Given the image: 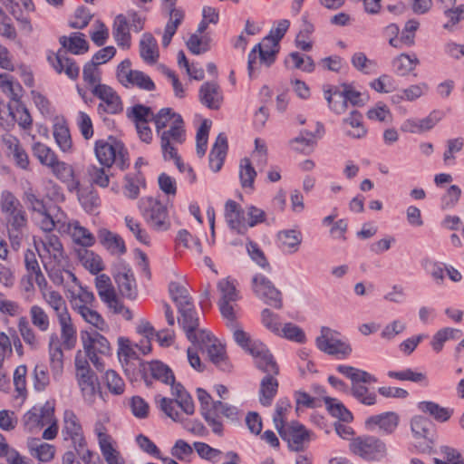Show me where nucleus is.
I'll return each mask as SVG.
<instances>
[{"label": "nucleus", "mask_w": 464, "mask_h": 464, "mask_svg": "<svg viewBox=\"0 0 464 464\" xmlns=\"http://www.w3.org/2000/svg\"><path fill=\"white\" fill-rule=\"evenodd\" d=\"M81 339L88 359L98 371H103L104 363L98 357V353L102 355H110L111 353V347L109 341L97 332L82 333Z\"/></svg>", "instance_id": "obj_7"}, {"label": "nucleus", "mask_w": 464, "mask_h": 464, "mask_svg": "<svg viewBox=\"0 0 464 464\" xmlns=\"http://www.w3.org/2000/svg\"><path fill=\"white\" fill-rule=\"evenodd\" d=\"M77 383L84 400L92 403L100 392V382L93 371L75 373Z\"/></svg>", "instance_id": "obj_22"}, {"label": "nucleus", "mask_w": 464, "mask_h": 464, "mask_svg": "<svg viewBox=\"0 0 464 464\" xmlns=\"http://www.w3.org/2000/svg\"><path fill=\"white\" fill-rule=\"evenodd\" d=\"M227 150V140L224 133H219L210 150L208 160L209 167L214 172L222 168Z\"/></svg>", "instance_id": "obj_30"}, {"label": "nucleus", "mask_w": 464, "mask_h": 464, "mask_svg": "<svg viewBox=\"0 0 464 464\" xmlns=\"http://www.w3.org/2000/svg\"><path fill=\"white\" fill-rule=\"evenodd\" d=\"M92 14L85 6H79L72 16V19L69 22V26L74 29L85 28L92 18Z\"/></svg>", "instance_id": "obj_63"}, {"label": "nucleus", "mask_w": 464, "mask_h": 464, "mask_svg": "<svg viewBox=\"0 0 464 464\" xmlns=\"http://www.w3.org/2000/svg\"><path fill=\"white\" fill-rule=\"evenodd\" d=\"M417 407L422 413L428 414L440 422L447 421L452 414V411L441 407L438 403L430 401H420Z\"/></svg>", "instance_id": "obj_40"}, {"label": "nucleus", "mask_w": 464, "mask_h": 464, "mask_svg": "<svg viewBox=\"0 0 464 464\" xmlns=\"http://www.w3.org/2000/svg\"><path fill=\"white\" fill-rule=\"evenodd\" d=\"M276 430L288 447L295 451L302 450L304 443L310 440L311 432L297 421L287 423Z\"/></svg>", "instance_id": "obj_12"}, {"label": "nucleus", "mask_w": 464, "mask_h": 464, "mask_svg": "<svg viewBox=\"0 0 464 464\" xmlns=\"http://www.w3.org/2000/svg\"><path fill=\"white\" fill-rule=\"evenodd\" d=\"M114 280L121 294L130 299L137 295V285L131 268L125 263L121 262L114 274Z\"/></svg>", "instance_id": "obj_17"}, {"label": "nucleus", "mask_w": 464, "mask_h": 464, "mask_svg": "<svg viewBox=\"0 0 464 464\" xmlns=\"http://www.w3.org/2000/svg\"><path fill=\"white\" fill-rule=\"evenodd\" d=\"M62 434L64 440L72 441L77 454H81V450L86 447V440L79 420L72 411H64Z\"/></svg>", "instance_id": "obj_11"}, {"label": "nucleus", "mask_w": 464, "mask_h": 464, "mask_svg": "<svg viewBox=\"0 0 464 464\" xmlns=\"http://www.w3.org/2000/svg\"><path fill=\"white\" fill-rule=\"evenodd\" d=\"M256 171L252 166L250 159L244 158L239 164V179L243 188H253Z\"/></svg>", "instance_id": "obj_58"}, {"label": "nucleus", "mask_w": 464, "mask_h": 464, "mask_svg": "<svg viewBox=\"0 0 464 464\" xmlns=\"http://www.w3.org/2000/svg\"><path fill=\"white\" fill-rule=\"evenodd\" d=\"M61 339L56 333H52L48 340L50 367L54 378L61 376L63 371V351Z\"/></svg>", "instance_id": "obj_19"}, {"label": "nucleus", "mask_w": 464, "mask_h": 464, "mask_svg": "<svg viewBox=\"0 0 464 464\" xmlns=\"http://www.w3.org/2000/svg\"><path fill=\"white\" fill-rule=\"evenodd\" d=\"M78 290L69 288L68 298L72 304V308L77 312L78 305H83L85 307L92 306L95 302V296L92 292L88 291L85 287L81 285H77Z\"/></svg>", "instance_id": "obj_43"}, {"label": "nucleus", "mask_w": 464, "mask_h": 464, "mask_svg": "<svg viewBox=\"0 0 464 464\" xmlns=\"http://www.w3.org/2000/svg\"><path fill=\"white\" fill-rule=\"evenodd\" d=\"M251 287L255 295L262 300L266 304L276 309L283 307L282 293L272 281L262 274H256L253 276Z\"/></svg>", "instance_id": "obj_9"}, {"label": "nucleus", "mask_w": 464, "mask_h": 464, "mask_svg": "<svg viewBox=\"0 0 464 464\" xmlns=\"http://www.w3.org/2000/svg\"><path fill=\"white\" fill-rule=\"evenodd\" d=\"M17 326L24 342L31 349L37 350L40 347V339L36 336L26 317H20Z\"/></svg>", "instance_id": "obj_52"}, {"label": "nucleus", "mask_w": 464, "mask_h": 464, "mask_svg": "<svg viewBox=\"0 0 464 464\" xmlns=\"http://www.w3.org/2000/svg\"><path fill=\"white\" fill-rule=\"evenodd\" d=\"M53 137L59 148L67 152L72 148V139L65 121L63 120L57 121L53 125Z\"/></svg>", "instance_id": "obj_48"}, {"label": "nucleus", "mask_w": 464, "mask_h": 464, "mask_svg": "<svg viewBox=\"0 0 464 464\" xmlns=\"http://www.w3.org/2000/svg\"><path fill=\"white\" fill-rule=\"evenodd\" d=\"M61 326V343L66 350L74 348L77 343V334L72 324L71 315H66L58 319Z\"/></svg>", "instance_id": "obj_37"}, {"label": "nucleus", "mask_w": 464, "mask_h": 464, "mask_svg": "<svg viewBox=\"0 0 464 464\" xmlns=\"http://www.w3.org/2000/svg\"><path fill=\"white\" fill-rule=\"evenodd\" d=\"M324 92L331 111L336 114L343 113L346 111L347 102L342 87L325 89Z\"/></svg>", "instance_id": "obj_38"}, {"label": "nucleus", "mask_w": 464, "mask_h": 464, "mask_svg": "<svg viewBox=\"0 0 464 464\" xmlns=\"http://www.w3.org/2000/svg\"><path fill=\"white\" fill-rule=\"evenodd\" d=\"M147 224L156 231H167L170 227V219L167 207L154 198H142L140 206Z\"/></svg>", "instance_id": "obj_6"}, {"label": "nucleus", "mask_w": 464, "mask_h": 464, "mask_svg": "<svg viewBox=\"0 0 464 464\" xmlns=\"http://www.w3.org/2000/svg\"><path fill=\"white\" fill-rule=\"evenodd\" d=\"M169 292L178 310L193 304L192 297L189 295L188 291L179 283L170 282Z\"/></svg>", "instance_id": "obj_47"}, {"label": "nucleus", "mask_w": 464, "mask_h": 464, "mask_svg": "<svg viewBox=\"0 0 464 464\" xmlns=\"http://www.w3.org/2000/svg\"><path fill=\"white\" fill-rule=\"evenodd\" d=\"M352 453L367 461H380L387 455L385 443L374 436H359L349 445Z\"/></svg>", "instance_id": "obj_5"}, {"label": "nucleus", "mask_w": 464, "mask_h": 464, "mask_svg": "<svg viewBox=\"0 0 464 464\" xmlns=\"http://www.w3.org/2000/svg\"><path fill=\"white\" fill-rule=\"evenodd\" d=\"M0 89L14 102H20L23 88L18 82L14 81V77L8 73L0 74Z\"/></svg>", "instance_id": "obj_46"}, {"label": "nucleus", "mask_w": 464, "mask_h": 464, "mask_svg": "<svg viewBox=\"0 0 464 464\" xmlns=\"http://www.w3.org/2000/svg\"><path fill=\"white\" fill-rule=\"evenodd\" d=\"M87 174L89 181L92 185H97L101 188H107L110 183V169L102 166L98 167L95 165H90L87 168Z\"/></svg>", "instance_id": "obj_50"}, {"label": "nucleus", "mask_w": 464, "mask_h": 464, "mask_svg": "<svg viewBox=\"0 0 464 464\" xmlns=\"http://www.w3.org/2000/svg\"><path fill=\"white\" fill-rule=\"evenodd\" d=\"M62 48L73 54H82L88 51L89 44L82 33H72L70 37L61 36L59 39Z\"/></svg>", "instance_id": "obj_35"}, {"label": "nucleus", "mask_w": 464, "mask_h": 464, "mask_svg": "<svg viewBox=\"0 0 464 464\" xmlns=\"http://www.w3.org/2000/svg\"><path fill=\"white\" fill-rule=\"evenodd\" d=\"M276 374H266L260 382L259 401L263 406H270L276 395L278 389V382L275 378Z\"/></svg>", "instance_id": "obj_34"}, {"label": "nucleus", "mask_w": 464, "mask_h": 464, "mask_svg": "<svg viewBox=\"0 0 464 464\" xmlns=\"http://www.w3.org/2000/svg\"><path fill=\"white\" fill-rule=\"evenodd\" d=\"M420 63V60L417 55L401 53L398 55L392 61V65L395 69V72L399 75L405 76L411 72L416 66Z\"/></svg>", "instance_id": "obj_44"}, {"label": "nucleus", "mask_w": 464, "mask_h": 464, "mask_svg": "<svg viewBox=\"0 0 464 464\" xmlns=\"http://www.w3.org/2000/svg\"><path fill=\"white\" fill-rule=\"evenodd\" d=\"M336 370L339 373L351 380L352 385L349 392L353 398L367 406H372L376 403V394L370 392L364 385L366 383L376 382L377 379L375 376L365 371L344 364L338 365Z\"/></svg>", "instance_id": "obj_2"}, {"label": "nucleus", "mask_w": 464, "mask_h": 464, "mask_svg": "<svg viewBox=\"0 0 464 464\" xmlns=\"http://www.w3.org/2000/svg\"><path fill=\"white\" fill-rule=\"evenodd\" d=\"M59 231L69 233L73 241L83 247L92 246L95 243L94 236L78 221L63 223Z\"/></svg>", "instance_id": "obj_26"}, {"label": "nucleus", "mask_w": 464, "mask_h": 464, "mask_svg": "<svg viewBox=\"0 0 464 464\" xmlns=\"http://www.w3.org/2000/svg\"><path fill=\"white\" fill-rule=\"evenodd\" d=\"M33 154L44 166H53L58 159L54 151L44 143L36 142L33 145Z\"/></svg>", "instance_id": "obj_55"}, {"label": "nucleus", "mask_w": 464, "mask_h": 464, "mask_svg": "<svg viewBox=\"0 0 464 464\" xmlns=\"http://www.w3.org/2000/svg\"><path fill=\"white\" fill-rule=\"evenodd\" d=\"M99 242L111 254L121 256L126 252V246L122 237L106 228L98 231Z\"/></svg>", "instance_id": "obj_28"}, {"label": "nucleus", "mask_w": 464, "mask_h": 464, "mask_svg": "<svg viewBox=\"0 0 464 464\" xmlns=\"http://www.w3.org/2000/svg\"><path fill=\"white\" fill-rule=\"evenodd\" d=\"M95 286L99 297L108 307L111 306L119 299L111 285V278L107 275H98L95 278Z\"/></svg>", "instance_id": "obj_32"}, {"label": "nucleus", "mask_w": 464, "mask_h": 464, "mask_svg": "<svg viewBox=\"0 0 464 464\" xmlns=\"http://www.w3.org/2000/svg\"><path fill=\"white\" fill-rule=\"evenodd\" d=\"M140 53L144 62L154 64L159 58L158 44L150 34H144L140 42Z\"/></svg>", "instance_id": "obj_39"}, {"label": "nucleus", "mask_w": 464, "mask_h": 464, "mask_svg": "<svg viewBox=\"0 0 464 464\" xmlns=\"http://www.w3.org/2000/svg\"><path fill=\"white\" fill-rule=\"evenodd\" d=\"M94 152L101 165L111 169L115 164L121 170L130 165L128 153L123 143L112 136L95 141Z\"/></svg>", "instance_id": "obj_3"}, {"label": "nucleus", "mask_w": 464, "mask_h": 464, "mask_svg": "<svg viewBox=\"0 0 464 464\" xmlns=\"http://www.w3.org/2000/svg\"><path fill=\"white\" fill-rule=\"evenodd\" d=\"M94 96L103 102L98 107V110L110 114H116L122 111V103L116 92L106 84H97L92 90Z\"/></svg>", "instance_id": "obj_15"}, {"label": "nucleus", "mask_w": 464, "mask_h": 464, "mask_svg": "<svg viewBox=\"0 0 464 464\" xmlns=\"http://www.w3.org/2000/svg\"><path fill=\"white\" fill-rule=\"evenodd\" d=\"M343 124L345 134L353 139H362L367 133V130L362 125V115L356 110L343 119Z\"/></svg>", "instance_id": "obj_31"}, {"label": "nucleus", "mask_w": 464, "mask_h": 464, "mask_svg": "<svg viewBox=\"0 0 464 464\" xmlns=\"http://www.w3.org/2000/svg\"><path fill=\"white\" fill-rule=\"evenodd\" d=\"M209 360L220 370L229 372L231 365L226 354L225 347L220 343H213L207 347Z\"/></svg>", "instance_id": "obj_41"}, {"label": "nucleus", "mask_w": 464, "mask_h": 464, "mask_svg": "<svg viewBox=\"0 0 464 464\" xmlns=\"http://www.w3.org/2000/svg\"><path fill=\"white\" fill-rule=\"evenodd\" d=\"M43 298L55 313L57 319L69 315L66 302L57 291L44 292Z\"/></svg>", "instance_id": "obj_49"}, {"label": "nucleus", "mask_w": 464, "mask_h": 464, "mask_svg": "<svg viewBox=\"0 0 464 464\" xmlns=\"http://www.w3.org/2000/svg\"><path fill=\"white\" fill-rule=\"evenodd\" d=\"M171 455L180 461H190L194 454V446L191 447L187 441L178 440L170 450Z\"/></svg>", "instance_id": "obj_62"}, {"label": "nucleus", "mask_w": 464, "mask_h": 464, "mask_svg": "<svg viewBox=\"0 0 464 464\" xmlns=\"http://www.w3.org/2000/svg\"><path fill=\"white\" fill-rule=\"evenodd\" d=\"M279 49V42L272 35L264 37L261 43L256 44L248 53L247 72L249 77L252 78L258 70L257 63L270 67L275 63Z\"/></svg>", "instance_id": "obj_4"}, {"label": "nucleus", "mask_w": 464, "mask_h": 464, "mask_svg": "<svg viewBox=\"0 0 464 464\" xmlns=\"http://www.w3.org/2000/svg\"><path fill=\"white\" fill-rule=\"evenodd\" d=\"M201 415L208 425L211 428L213 433L218 436L223 435V423L220 419L221 414L217 407H212V409L201 412Z\"/></svg>", "instance_id": "obj_61"}, {"label": "nucleus", "mask_w": 464, "mask_h": 464, "mask_svg": "<svg viewBox=\"0 0 464 464\" xmlns=\"http://www.w3.org/2000/svg\"><path fill=\"white\" fill-rule=\"evenodd\" d=\"M250 354L255 358L256 366L266 374L279 373V368L273 355L262 343H254Z\"/></svg>", "instance_id": "obj_18"}, {"label": "nucleus", "mask_w": 464, "mask_h": 464, "mask_svg": "<svg viewBox=\"0 0 464 464\" xmlns=\"http://www.w3.org/2000/svg\"><path fill=\"white\" fill-rule=\"evenodd\" d=\"M218 289L221 293V298L218 303L221 314L227 321H230L231 326H234L235 313L233 306L229 303L237 301L238 298L236 286L228 279H222L218 283Z\"/></svg>", "instance_id": "obj_14"}, {"label": "nucleus", "mask_w": 464, "mask_h": 464, "mask_svg": "<svg viewBox=\"0 0 464 464\" xmlns=\"http://www.w3.org/2000/svg\"><path fill=\"white\" fill-rule=\"evenodd\" d=\"M440 111H433L426 118L421 120L408 119L401 125V130L411 133H421L431 130L440 121Z\"/></svg>", "instance_id": "obj_25"}, {"label": "nucleus", "mask_w": 464, "mask_h": 464, "mask_svg": "<svg viewBox=\"0 0 464 464\" xmlns=\"http://www.w3.org/2000/svg\"><path fill=\"white\" fill-rule=\"evenodd\" d=\"M47 59L57 73L63 72L72 81L79 77L80 67L73 59L68 57L66 50L60 49L56 53L49 55Z\"/></svg>", "instance_id": "obj_16"}, {"label": "nucleus", "mask_w": 464, "mask_h": 464, "mask_svg": "<svg viewBox=\"0 0 464 464\" xmlns=\"http://www.w3.org/2000/svg\"><path fill=\"white\" fill-rule=\"evenodd\" d=\"M198 99L208 109L218 110L223 102V94L217 82H207L199 88Z\"/></svg>", "instance_id": "obj_21"}, {"label": "nucleus", "mask_w": 464, "mask_h": 464, "mask_svg": "<svg viewBox=\"0 0 464 464\" xmlns=\"http://www.w3.org/2000/svg\"><path fill=\"white\" fill-rule=\"evenodd\" d=\"M461 336V331L459 329L446 327L438 331L431 341V346L436 353H440L444 343L450 339H458Z\"/></svg>", "instance_id": "obj_54"}, {"label": "nucleus", "mask_w": 464, "mask_h": 464, "mask_svg": "<svg viewBox=\"0 0 464 464\" xmlns=\"http://www.w3.org/2000/svg\"><path fill=\"white\" fill-rule=\"evenodd\" d=\"M440 450L444 459H435L436 464H464V459L457 450L449 446H441Z\"/></svg>", "instance_id": "obj_64"}, {"label": "nucleus", "mask_w": 464, "mask_h": 464, "mask_svg": "<svg viewBox=\"0 0 464 464\" xmlns=\"http://www.w3.org/2000/svg\"><path fill=\"white\" fill-rule=\"evenodd\" d=\"M78 257L82 265L93 275H97L104 269L102 257L91 250L80 249Z\"/></svg>", "instance_id": "obj_42"}, {"label": "nucleus", "mask_w": 464, "mask_h": 464, "mask_svg": "<svg viewBox=\"0 0 464 464\" xmlns=\"http://www.w3.org/2000/svg\"><path fill=\"white\" fill-rule=\"evenodd\" d=\"M411 431L416 438H428L432 430L433 423L428 418L417 415L411 421Z\"/></svg>", "instance_id": "obj_56"}, {"label": "nucleus", "mask_w": 464, "mask_h": 464, "mask_svg": "<svg viewBox=\"0 0 464 464\" xmlns=\"http://www.w3.org/2000/svg\"><path fill=\"white\" fill-rule=\"evenodd\" d=\"M77 308V313L88 324L93 325L100 331H104L105 329L108 328V325L102 317V315L97 311L92 309L91 306L85 307L83 305H78Z\"/></svg>", "instance_id": "obj_57"}, {"label": "nucleus", "mask_w": 464, "mask_h": 464, "mask_svg": "<svg viewBox=\"0 0 464 464\" xmlns=\"http://www.w3.org/2000/svg\"><path fill=\"white\" fill-rule=\"evenodd\" d=\"M44 250L53 258V260L60 264L64 257L63 245L59 237L53 234H46L42 239Z\"/></svg>", "instance_id": "obj_45"}, {"label": "nucleus", "mask_w": 464, "mask_h": 464, "mask_svg": "<svg viewBox=\"0 0 464 464\" xmlns=\"http://www.w3.org/2000/svg\"><path fill=\"white\" fill-rule=\"evenodd\" d=\"M156 130L160 137V147L165 136L170 144H182L186 140V130L182 117L170 108H163L152 115Z\"/></svg>", "instance_id": "obj_1"}, {"label": "nucleus", "mask_w": 464, "mask_h": 464, "mask_svg": "<svg viewBox=\"0 0 464 464\" xmlns=\"http://www.w3.org/2000/svg\"><path fill=\"white\" fill-rule=\"evenodd\" d=\"M180 314L179 323L186 333L187 338L195 343L198 342V335L196 331L198 328V317L197 312L194 309V305L191 304L187 307H183L178 310Z\"/></svg>", "instance_id": "obj_24"}, {"label": "nucleus", "mask_w": 464, "mask_h": 464, "mask_svg": "<svg viewBox=\"0 0 464 464\" xmlns=\"http://www.w3.org/2000/svg\"><path fill=\"white\" fill-rule=\"evenodd\" d=\"M178 145L179 144H170L169 140H167V136H165L162 140V147H160L163 159L165 160H174L179 171L184 172L187 170L188 173H191V182H194L196 180V175L189 166H187L181 162V159L178 154Z\"/></svg>", "instance_id": "obj_36"}, {"label": "nucleus", "mask_w": 464, "mask_h": 464, "mask_svg": "<svg viewBox=\"0 0 464 464\" xmlns=\"http://www.w3.org/2000/svg\"><path fill=\"white\" fill-rule=\"evenodd\" d=\"M112 34L119 46L127 49L130 46V23L127 16L123 14L116 16Z\"/></svg>", "instance_id": "obj_33"}, {"label": "nucleus", "mask_w": 464, "mask_h": 464, "mask_svg": "<svg viewBox=\"0 0 464 464\" xmlns=\"http://www.w3.org/2000/svg\"><path fill=\"white\" fill-rule=\"evenodd\" d=\"M1 211L5 216L6 227L27 226L26 212L18 198L10 191L5 190L1 194Z\"/></svg>", "instance_id": "obj_10"}, {"label": "nucleus", "mask_w": 464, "mask_h": 464, "mask_svg": "<svg viewBox=\"0 0 464 464\" xmlns=\"http://www.w3.org/2000/svg\"><path fill=\"white\" fill-rule=\"evenodd\" d=\"M399 424V416L392 411L372 415L366 419L365 427L370 430L378 428L386 434L392 433Z\"/></svg>", "instance_id": "obj_20"}, {"label": "nucleus", "mask_w": 464, "mask_h": 464, "mask_svg": "<svg viewBox=\"0 0 464 464\" xmlns=\"http://www.w3.org/2000/svg\"><path fill=\"white\" fill-rule=\"evenodd\" d=\"M225 218L229 227L237 234H245L247 227L243 222V213L240 206L232 199L225 205Z\"/></svg>", "instance_id": "obj_29"}, {"label": "nucleus", "mask_w": 464, "mask_h": 464, "mask_svg": "<svg viewBox=\"0 0 464 464\" xmlns=\"http://www.w3.org/2000/svg\"><path fill=\"white\" fill-rule=\"evenodd\" d=\"M321 334L316 337V347L329 355L345 358L352 353V347L346 342L338 338L340 334L327 326L321 327Z\"/></svg>", "instance_id": "obj_8"}, {"label": "nucleus", "mask_w": 464, "mask_h": 464, "mask_svg": "<svg viewBox=\"0 0 464 464\" xmlns=\"http://www.w3.org/2000/svg\"><path fill=\"white\" fill-rule=\"evenodd\" d=\"M32 324L41 332L50 327V319L46 312L39 305H33L29 311Z\"/></svg>", "instance_id": "obj_59"}, {"label": "nucleus", "mask_w": 464, "mask_h": 464, "mask_svg": "<svg viewBox=\"0 0 464 464\" xmlns=\"http://www.w3.org/2000/svg\"><path fill=\"white\" fill-rule=\"evenodd\" d=\"M54 416V409L46 402L42 407H33L24 416V425L29 432H36L48 423Z\"/></svg>", "instance_id": "obj_13"}, {"label": "nucleus", "mask_w": 464, "mask_h": 464, "mask_svg": "<svg viewBox=\"0 0 464 464\" xmlns=\"http://www.w3.org/2000/svg\"><path fill=\"white\" fill-rule=\"evenodd\" d=\"M324 403L330 414L343 421L349 422L353 420L352 413L345 408V406L334 398L324 397Z\"/></svg>", "instance_id": "obj_53"}, {"label": "nucleus", "mask_w": 464, "mask_h": 464, "mask_svg": "<svg viewBox=\"0 0 464 464\" xmlns=\"http://www.w3.org/2000/svg\"><path fill=\"white\" fill-rule=\"evenodd\" d=\"M428 91V84L426 82H420L410 85L408 88L401 90L400 93L394 95V98H401L409 102H413L426 94Z\"/></svg>", "instance_id": "obj_60"}, {"label": "nucleus", "mask_w": 464, "mask_h": 464, "mask_svg": "<svg viewBox=\"0 0 464 464\" xmlns=\"http://www.w3.org/2000/svg\"><path fill=\"white\" fill-rule=\"evenodd\" d=\"M30 450L32 456L43 462L52 460L55 455V448L51 444L40 441V440H34Z\"/></svg>", "instance_id": "obj_51"}, {"label": "nucleus", "mask_w": 464, "mask_h": 464, "mask_svg": "<svg viewBox=\"0 0 464 464\" xmlns=\"http://www.w3.org/2000/svg\"><path fill=\"white\" fill-rule=\"evenodd\" d=\"M143 377L147 385H150V382L148 381L149 374L153 379L160 381L166 384L173 383L175 382V377L171 369L159 361L147 363L143 368Z\"/></svg>", "instance_id": "obj_27"}, {"label": "nucleus", "mask_w": 464, "mask_h": 464, "mask_svg": "<svg viewBox=\"0 0 464 464\" xmlns=\"http://www.w3.org/2000/svg\"><path fill=\"white\" fill-rule=\"evenodd\" d=\"M277 245L280 250L287 255H293L299 251L303 237L296 229H284L276 235Z\"/></svg>", "instance_id": "obj_23"}]
</instances>
